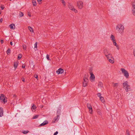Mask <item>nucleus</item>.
Instances as JSON below:
<instances>
[{"instance_id": "nucleus-1", "label": "nucleus", "mask_w": 135, "mask_h": 135, "mask_svg": "<svg viewBox=\"0 0 135 135\" xmlns=\"http://www.w3.org/2000/svg\"><path fill=\"white\" fill-rule=\"evenodd\" d=\"M124 27L121 24H118L116 26V30L119 33H122L124 30Z\"/></svg>"}, {"instance_id": "nucleus-2", "label": "nucleus", "mask_w": 135, "mask_h": 135, "mask_svg": "<svg viewBox=\"0 0 135 135\" xmlns=\"http://www.w3.org/2000/svg\"><path fill=\"white\" fill-rule=\"evenodd\" d=\"M121 70L126 78H129V74L128 71L125 69L122 68L121 69Z\"/></svg>"}, {"instance_id": "nucleus-3", "label": "nucleus", "mask_w": 135, "mask_h": 135, "mask_svg": "<svg viewBox=\"0 0 135 135\" xmlns=\"http://www.w3.org/2000/svg\"><path fill=\"white\" fill-rule=\"evenodd\" d=\"M7 99V97L3 94H1L0 99L2 102H3L4 104L5 103L7 102V100H6V99Z\"/></svg>"}, {"instance_id": "nucleus-4", "label": "nucleus", "mask_w": 135, "mask_h": 135, "mask_svg": "<svg viewBox=\"0 0 135 135\" xmlns=\"http://www.w3.org/2000/svg\"><path fill=\"white\" fill-rule=\"evenodd\" d=\"M108 52V50L106 49L105 48L103 50V52L105 56L107 58H108V57H111V54L110 53H109Z\"/></svg>"}, {"instance_id": "nucleus-5", "label": "nucleus", "mask_w": 135, "mask_h": 135, "mask_svg": "<svg viewBox=\"0 0 135 135\" xmlns=\"http://www.w3.org/2000/svg\"><path fill=\"white\" fill-rule=\"evenodd\" d=\"M83 80V86L84 87H85L87 85L89 80L88 78L85 77H84Z\"/></svg>"}, {"instance_id": "nucleus-6", "label": "nucleus", "mask_w": 135, "mask_h": 135, "mask_svg": "<svg viewBox=\"0 0 135 135\" xmlns=\"http://www.w3.org/2000/svg\"><path fill=\"white\" fill-rule=\"evenodd\" d=\"M77 6L79 8L81 9L83 7V2L79 1L77 2Z\"/></svg>"}, {"instance_id": "nucleus-7", "label": "nucleus", "mask_w": 135, "mask_h": 135, "mask_svg": "<svg viewBox=\"0 0 135 135\" xmlns=\"http://www.w3.org/2000/svg\"><path fill=\"white\" fill-rule=\"evenodd\" d=\"M68 7L72 11L74 12L75 13L77 12V11L74 8V7L70 4H69L68 5Z\"/></svg>"}, {"instance_id": "nucleus-8", "label": "nucleus", "mask_w": 135, "mask_h": 135, "mask_svg": "<svg viewBox=\"0 0 135 135\" xmlns=\"http://www.w3.org/2000/svg\"><path fill=\"white\" fill-rule=\"evenodd\" d=\"M111 57H108V58H107L108 60L112 64H113L114 62V59L112 56V55H111Z\"/></svg>"}, {"instance_id": "nucleus-9", "label": "nucleus", "mask_w": 135, "mask_h": 135, "mask_svg": "<svg viewBox=\"0 0 135 135\" xmlns=\"http://www.w3.org/2000/svg\"><path fill=\"white\" fill-rule=\"evenodd\" d=\"M90 79L91 82H93L95 80V76L93 73H91L90 74Z\"/></svg>"}, {"instance_id": "nucleus-10", "label": "nucleus", "mask_w": 135, "mask_h": 135, "mask_svg": "<svg viewBox=\"0 0 135 135\" xmlns=\"http://www.w3.org/2000/svg\"><path fill=\"white\" fill-rule=\"evenodd\" d=\"M64 72V70L61 68H60L56 71V73L58 74L62 73Z\"/></svg>"}, {"instance_id": "nucleus-11", "label": "nucleus", "mask_w": 135, "mask_h": 135, "mask_svg": "<svg viewBox=\"0 0 135 135\" xmlns=\"http://www.w3.org/2000/svg\"><path fill=\"white\" fill-rule=\"evenodd\" d=\"M132 5L133 7V9L132 10V13L135 16V2L133 3Z\"/></svg>"}, {"instance_id": "nucleus-12", "label": "nucleus", "mask_w": 135, "mask_h": 135, "mask_svg": "<svg viewBox=\"0 0 135 135\" xmlns=\"http://www.w3.org/2000/svg\"><path fill=\"white\" fill-rule=\"evenodd\" d=\"M48 124V121L47 120H46L43 123H42L40 124V126H45V125H46L47 124Z\"/></svg>"}, {"instance_id": "nucleus-13", "label": "nucleus", "mask_w": 135, "mask_h": 135, "mask_svg": "<svg viewBox=\"0 0 135 135\" xmlns=\"http://www.w3.org/2000/svg\"><path fill=\"white\" fill-rule=\"evenodd\" d=\"M9 27L11 29H15V24L13 23L9 25Z\"/></svg>"}, {"instance_id": "nucleus-14", "label": "nucleus", "mask_w": 135, "mask_h": 135, "mask_svg": "<svg viewBox=\"0 0 135 135\" xmlns=\"http://www.w3.org/2000/svg\"><path fill=\"white\" fill-rule=\"evenodd\" d=\"M130 88L129 85H128L125 88V89L126 92H127L130 90Z\"/></svg>"}, {"instance_id": "nucleus-15", "label": "nucleus", "mask_w": 135, "mask_h": 135, "mask_svg": "<svg viewBox=\"0 0 135 135\" xmlns=\"http://www.w3.org/2000/svg\"><path fill=\"white\" fill-rule=\"evenodd\" d=\"M3 115V110L2 108H0V117L2 116Z\"/></svg>"}, {"instance_id": "nucleus-16", "label": "nucleus", "mask_w": 135, "mask_h": 135, "mask_svg": "<svg viewBox=\"0 0 135 135\" xmlns=\"http://www.w3.org/2000/svg\"><path fill=\"white\" fill-rule=\"evenodd\" d=\"M14 66L15 70H16L18 65V63L17 62H14Z\"/></svg>"}, {"instance_id": "nucleus-17", "label": "nucleus", "mask_w": 135, "mask_h": 135, "mask_svg": "<svg viewBox=\"0 0 135 135\" xmlns=\"http://www.w3.org/2000/svg\"><path fill=\"white\" fill-rule=\"evenodd\" d=\"M128 82L127 81H126L124 83H123V87L125 88L128 85Z\"/></svg>"}, {"instance_id": "nucleus-18", "label": "nucleus", "mask_w": 135, "mask_h": 135, "mask_svg": "<svg viewBox=\"0 0 135 135\" xmlns=\"http://www.w3.org/2000/svg\"><path fill=\"white\" fill-rule=\"evenodd\" d=\"M59 118V117H57V116L56 117H55L54 119L53 120V123H55V122L56 120H57Z\"/></svg>"}, {"instance_id": "nucleus-19", "label": "nucleus", "mask_w": 135, "mask_h": 135, "mask_svg": "<svg viewBox=\"0 0 135 135\" xmlns=\"http://www.w3.org/2000/svg\"><path fill=\"white\" fill-rule=\"evenodd\" d=\"M61 111L60 110L58 109L57 110V117H59V115H60Z\"/></svg>"}, {"instance_id": "nucleus-20", "label": "nucleus", "mask_w": 135, "mask_h": 135, "mask_svg": "<svg viewBox=\"0 0 135 135\" xmlns=\"http://www.w3.org/2000/svg\"><path fill=\"white\" fill-rule=\"evenodd\" d=\"M110 39L112 41H114L115 40L114 36L112 35H111L110 37Z\"/></svg>"}, {"instance_id": "nucleus-21", "label": "nucleus", "mask_w": 135, "mask_h": 135, "mask_svg": "<svg viewBox=\"0 0 135 135\" xmlns=\"http://www.w3.org/2000/svg\"><path fill=\"white\" fill-rule=\"evenodd\" d=\"M99 98L100 100H101L102 103H104L105 102V100L103 97H100Z\"/></svg>"}, {"instance_id": "nucleus-22", "label": "nucleus", "mask_w": 135, "mask_h": 135, "mask_svg": "<svg viewBox=\"0 0 135 135\" xmlns=\"http://www.w3.org/2000/svg\"><path fill=\"white\" fill-rule=\"evenodd\" d=\"M97 113L99 115H101L102 114L101 110L99 109H97Z\"/></svg>"}, {"instance_id": "nucleus-23", "label": "nucleus", "mask_w": 135, "mask_h": 135, "mask_svg": "<svg viewBox=\"0 0 135 135\" xmlns=\"http://www.w3.org/2000/svg\"><path fill=\"white\" fill-rule=\"evenodd\" d=\"M28 28L31 32H33V31L32 28L30 26H28Z\"/></svg>"}, {"instance_id": "nucleus-24", "label": "nucleus", "mask_w": 135, "mask_h": 135, "mask_svg": "<svg viewBox=\"0 0 135 135\" xmlns=\"http://www.w3.org/2000/svg\"><path fill=\"white\" fill-rule=\"evenodd\" d=\"M98 85L99 87H102L103 86V84L102 82H99Z\"/></svg>"}, {"instance_id": "nucleus-25", "label": "nucleus", "mask_w": 135, "mask_h": 135, "mask_svg": "<svg viewBox=\"0 0 135 135\" xmlns=\"http://www.w3.org/2000/svg\"><path fill=\"white\" fill-rule=\"evenodd\" d=\"M32 3L33 4V5L34 6H36L37 4H36V1L35 0H33L32 2Z\"/></svg>"}, {"instance_id": "nucleus-26", "label": "nucleus", "mask_w": 135, "mask_h": 135, "mask_svg": "<svg viewBox=\"0 0 135 135\" xmlns=\"http://www.w3.org/2000/svg\"><path fill=\"white\" fill-rule=\"evenodd\" d=\"M22 55L21 54H19L18 56V60H20L22 57Z\"/></svg>"}, {"instance_id": "nucleus-27", "label": "nucleus", "mask_w": 135, "mask_h": 135, "mask_svg": "<svg viewBox=\"0 0 135 135\" xmlns=\"http://www.w3.org/2000/svg\"><path fill=\"white\" fill-rule=\"evenodd\" d=\"M19 16L20 17L23 16V13L21 12H20L19 14Z\"/></svg>"}, {"instance_id": "nucleus-28", "label": "nucleus", "mask_w": 135, "mask_h": 135, "mask_svg": "<svg viewBox=\"0 0 135 135\" xmlns=\"http://www.w3.org/2000/svg\"><path fill=\"white\" fill-rule=\"evenodd\" d=\"M89 112L91 114H92L93 113V110H92V107H91V108H89Z\"/></svg>"}, {"instance_id": "nucleus-29", "label": "nucleus", "mask_w": 135, "mask_h": 135, "mask_svg": "<svg viewBox=\"0 0 135 135\" xmlns=\"http://www.w3.org/2000/svg\"><path fill=\"white\" fill-rule=\"evenodd\" d=\"M29 132V131L27 130L26 131H23L22 132V133L25 134H27Z\"/></svg>"}, {"instance_id": "nucleus-30", "label": "nucleus", "mask_w": 135, "mask_h": 135, "mask_svg": "<svg viewBox=\"0 0 135 135\" xmlns=\"http://www.w3.org/2000/svg\"><path fill=\"white\" fill-rule=\"evenodd\" d=\"M92 70H93V69H92V68H90L89 69V73H90V74H91V73H93V72H92Z\"/></svg>"}, {"instance_id": "nucleus-31", "label": "nucleus", "mask_w": 135, "mask_h": 135, "mask_svg": "<svg viewBox=\"0 0 135 135\" xmlns=\"http://www.w3.org/2000/svg\"><path fill=\"white\" fill-rule=\"evenodd\" d=\"M36 108V106L34 104H33V106H32L31 107V109H32L35 110Z\"/></svg>"}, {"instance_id": "nucleus-32", "label": "nucleus", "mask_w": 135, "mask_h": 135, "mask_svg": "<svg viewBox=\"0 0 135 135\" xmlns=\"http://www.w3.org/2000/svg\"><path fill=\"white\" fill-rule=\"evenodd\" d=\"M38 116H39V115H36L33 116V117L32 118V119H36L38 118Z\"/></svg>"}, {"instance_id": "nucleus-33", "label": "nucleus", "mask_w": 135, "mask_h": 135, "mask_svg": "<svg viewBox=\"0 0 135 135\" xmlns=\"http://www.w3.org/2000/svg\"><path fill=\"white\" fill-rule=\"evenodd\" d=\"M11 51V50L9 49H8L7 51V53L8 55H9Z\"/></svg>"}, {"instance_id": "nucleus-34", "label": "nucleus", "mask_w": 135, "mask_h": 135, "mask_svg": "<svg viewBox=\"0 0 135 135\" xmlns=\"http://www.w3.org/2000/svg\"><path fill=\"white\" fill-rule=\"evenodd\" d=\"M113 84H114V85L113 86L114 87H117L118 85V83L114 84V83H113Z\"/></svg>"}, {"instance_id": "nucleus-35", "label": "nucleus", "mask_w": 135, "mask_h": 135, "mask_svg": "<svg viewBox=\"0 0 135 135\" xmlns=\"http://www.w3.org/2000/svg\"><path fill=\"white\" fill-rule=\"evenodd\" d=\"M87 106L88 109L89 108H91V105L89 103L87 104Z\"/></svg>"}, {"instance_id": "nucleus-36", "label": "nucleus", "mask_w": 135, "mask_h": 135, "mask_svg": "<svg viewBox=\"0 0 135 135\" xmlns=\"http://www.w3.org/2000/svg\"><path fill=\"white\" fill-rule=\"evenodd\" d=\"M49 56L50 55H48V54H47L46 56V58L48 60H50V59L49 58Z\"/></svg>"}, {"instance_id": "nucleus-37", "label": "nucleus", "mask_w": 135, "mask_h": 135, "mask_svg": "<svg viewBox=\"0 0 135 135\" xmlns=\"http://www.w3.org/2000/svg\"><path fill=\"white\" fill-rule=\"evenodd\" d=\"M126 135H130L128 130L126 131Z\"/></svg>"}, {"instance_id": "nucleus-38", "label": "nucleus", "mask_w": 135, "mask_h": 135, "mask_svg": "<svg viewBox=\"0 0 135 135\" xmlns=\"http://www.w3.org/2000/svg\"><path fill=\"white\" fill-rule=\"evenodd\" d=\"M112 41L113 42V45L115 46H116L117 45V44L116 42L115 41V40H114V41Z\"/></svg>"}, {"instance_id": "nucleus-39", "label": "nucleus", "mask_w": 135, "mask_h": 135, "mask_svg": "<svg viewBox=\"0 0 135 135\" xmlns=\"http://www.w3.org/2000/svg\"><path fill=\"white\" fill-rule=\"evenodd\" d=\"M22 47H23V49L24 50H26V46L25 45H22Z\"/></svg>"}, {"instance_id": "nucleus-40", "label": "nucleus", "mask_w": 135, "mask_h": 135, "mask_svg": "<svg viewBox=\"0 0 135 135\" xmlns=\"http://www.w3.org/2000/svg\"><path fill=\"white\" fill-rule=\"evenodd\" d=\"M35 78L37 79V80H38V76L37 75H35Z\"/></svg>"}, {"instance_id": "nucleus-41", "label": "nucleus", "mask_w": 135, "mask_h": 135, "mask_svg": "<svg viewBox=\"0 0 135 135\" xmlns=\"http://www.w3.org/2000/svg\"><path fill=\"white\" fill-rule=\"evenodd\" d=\"M37 1L38 2L39 4H40L41 3V1L42 0H37Z\"/></svg>"}, {"instance_id": "nucleus-42", "label": "nucleus", "mask_w": 135, "mask_h": 135, "mask_svg": "<svg viewBox=\"0 0 135 135\" xmlns=\"http://www.w3.org/2000/svg\"><path fill=\"white\" fill-rule=\"evenodd\" d=\"M37 42H36L34 45L35 47H37Z\"/></svg>"}, {"instance_id": "nucleus-43", "label": "nucleus", "mask_w": 135, "mask_h": 135, "mask_svg": "<svg viewBox=\"0 0 135 135\" xmlns=\"http://www.w3.org/2000/svg\"><path fill=\"white\" fill-rule=\"evenodd\" d=\"M97 95H98V96L99 97H101V94L100 93H98L97 94Z\"/></svg>"}, {"instance_id": "nucleus-44", "label": "nucleus", "mask_w": 135, "mask_h": 135, "mask_svg": "<svg viewBox=\"0 0 135 135\" xmlns=\"http://www.w3.org/2000/svg\"><path fill=\"white\" fill-rule=\"evenodd\" d=\"M58 133V132L57 131L54 133L53 135H56Z\"/></svg>"}, {"instance_id": "nucleus-45", "label": "nucleus", "mask_w": 135, "mask_h": 135, "mask_svg": "<svg viewBox=\"0 0 135 135\" xmlns=\"http://www.w3.org/2000/svg\"><path fill=\"white\" fill-rule=\"evenodd\" d=\"M115 46L117 48V49L118 50H119V46H118V45H117L116 46Z\"/></svg>"}, {"instance_id": "nucleus-46", "label": "nucleus", "mask_w": 135, "mask_h": 135, "mask_svg": "<svg viewBox=\"0 0 135 135\" xmlns=\"http://www.w3.org/2000/svg\"><path fill=\"white\" fill-rule=\"evenodd\" d=\"M28 15L29 16V17H31V14L29 12L28 13Z\"/></svg>"}, {"instance_id": "nucleus-47", "label": "nucleus", "mask_w": 135, "mask_h": 135, "mask_svg": "<svg viewBox=\"0 0 135 135\" xmlns=\"http://www.w3.org/2000/svg\"><path fill=\"white\" fill-rule=\"evenodd\" d=\"M3 21V19L2 18H1L0 20V22L1 23H2Z\"/></svg>"}, {"instance_id": "nucleus-48", "label": "nucleus", "mask_w": 135, "mask_h": 135, "mask_svg": "<svg viewBox=\"0 0 135 135\" xmlns=\"http://www.w3.org/2000/svg\"><path fill=\"white\" fill-rule=\"evenodd\" d=\"M1 9H2V10H3V9H4V7H3V6H1Z\"/></svg>"}, {"instance_id": "nucleus-49", "label": "nucleus", "mask_w": 135, "mask_h": 135, "mask_svg": "<svg viewBox=\"0 0 135 135\" xmlns=\"http://www.w3.org/2000/svg\"><path fill=\"white\" fill-rule=\"evenodd\" d=\"M25 65H23L22 66V68H24L25 67Z\"/></svg>"}, {"instance_id": "nucleus-50", "label": "nucleus", "mask_w": 135, "mask_h": 135, "mask_svg": "<svg viewBox=\"0 0 135 135\" xmlns=\"http://www.w3.org/2000/svg\"><path fill=\"white\" fill-rule=\"evenodd\" d=\"M1 44H3V40H1Z\"/></svg>"}, {"instance_id": "nucleus-51", "label": "nucleus", "mask_w": 135, "mask_h": 135, "mask_svg": "<svg viewBox=\"0 0 135 135\" xmlns=\"http://www.w3.org/2000/svg\"><path fill=\"white\" fill-rule=\"evenodd\" d=\"M133 54L135 57V51L134 50V51H133Z\"/></svg>"}, {"instance_id": "nucleus-52", "label": "nucleus", "mask_w": 135, "mask_h": 135, "mask_svg": "<svg viewBox=\"0 0 135 135\" xmlns=\"http://www.w3.org/2000/svg\"><path fill=\"white\" fill-rule=\"evenodd\" d=\"M10 44L11 45H13L12 43V42H10Z\"/></svg>"}, {"instance_id": "nucleus-53", "label": "nucleus", "mask_w": 135, "mask_h": 135, "mask_svg": "<svg viewBox=\"0 0 135 135\" xmlns=\"http://www.w3.org/2000/svg\"><path fill=\"white\" fill-rule=\"evenodd\" d=\"M22 81H23V82H24L25 81V79L24 78H23L22 80Z\"/></svg>"}, {"instance_id": "nucleus-54", "label": "nucleus", "mask_w": 135, "mask_h": 135, "mask_svg": "<svg viewBox=\"0 0 135 135\" xmlns=\"http://www.w3.org/2000/svg\"><path fill=\"white\" fill-rule=\"evenodd\" d=\"M16 97V95H15V94H14V95H13V97Z\"/></svg>"}, {"instance_id": "nucleus-55", "label": "nucleus", "mask_w": 135, "mask_h": 135, "mask_svg": "<svg viewBox=\"0 0 135 135\" xmlns=\"http://www.w3.org/2000/svg\"><path fill=\"white\" fill-rule=\"evenodd\" d=\"M1 11L0 10V15L1 14Z\"/></svg>"}, {"instance_id": "nucleus-56", "label": "nucleus", "mask_w": 135, "mask_h": 135, "mask_svg": "<svg viewBox=\"0 0 135 135\" xmlns=\"http://www.w3.org/2000/svg\"><path fill=\"white\" fill-rule=\"evenodd\" d=\"M10 1H11V0H9Z\"/></svg>"}, {"instance_id": "nucleus-57", "label": "nucleus", "mask_w": 135, "mask_h": 135, "mask_svg": "<svg viewBox=\"0 0 135 135\" xmlns=\"http://www.w3.org/2000/svg\"><path fill=\"white\" fill-rule=\"evenodd\" d=\"M135 2V1H134V2Z\"/></svg>"}]
</instances>
